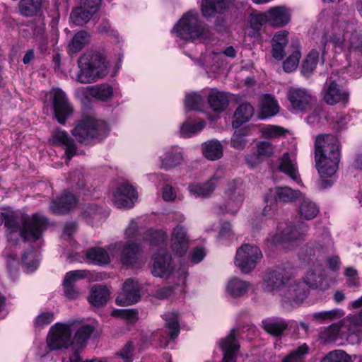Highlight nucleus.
Returning a JSON list of instances; mask_svg holds the SVG:
<instances>
[{"label":"nucleus","instance_id":"obj_1","mask_svg":"<svg viewBox=\"0 0 362 362\" xmlns=\"http://www.w3.org/2000/svg\"><path fill=\"white\" fill-rule=\"evenodd\" d=\"M3 221L8 230V240L14 243L20 238L24 241L35 242L40 239L48 226L47 218L39 214H35L30 218H27L11 210L0 214V225Z\"/></svg>","mask_w":362,"mask_h":362},{"label":"nucleus","instance_id":"obj_2","mask_svg":"<svg viewBox=\"0 0 362 362\" xmlns=\"http://www.w3.org/2000/svg\"><path fill=\"white\" fill-rule=\"evenodd\" d=\"M340 158L339 142L335 136L328 134L317 136L315 161L321 178L331 177L336 173Z\"/></svg>","mask_w":362,"mask_h":362},{"label":"nucleus","instance_id":"obj_3","mask_svg":"<svg viewBox=\"0 0 362 362\" xmlns=\"http://www.w3.org/2000/svg\"><path fill=\"white\" fill-rule=\"evenodd\" d=\"M78 66L76 81L81 83H95L109 73V62L105 55L98 50H87L78 59Z\"/></svg>","mask_w":362,"mask_h":362},{"label":"nucleus","instance_id":"obj_4","mask_svg":"<svg viewBox=\"0 0 362 362\" xmlns=\"http://www.w3.org/2000/svg\"><path fill=\"white\" fill-rule=\"evenodd\" d=\"M173 31L184 40H206L211 36L209 26L199 20L197 12L193 11L183 15L173 28Z\"/></svg>","mask_w":362,"mask_h":362},{"label":"nucleus","instance_id":"obj_5","mask_svg":"<svg viewBox=\"0 0 362 362\" xmlns=\"http://www.w3.org/2000/svg\"><path fill=\"white\" fill-rule=\"evenodd\" d=\"M109 131L105 121L86 116L78 121L71 132L78 142L88 144L93 139L103 140L107 136Z\"/></svg>","mask_w":362,"mask_h":362},{"label":"nucleus","instance_id":"obj_6","mask_svg":"<svg viewBox=\"0 0 362 362\" xmlns=\"http://www.w3.org/2000/svg\"><path fill=\"white\" fill-rule=\"evenodd\" d=\"M361 332V325L358 317L349 315L340 320L324 328L319 332V339L323 344L335 341L339 338H348L350 335Z\"/></svg>","mask_w":362,"mask_h":362},{"label":"nucleus","instance_id":"obj_7","mask_svg":"<svg viewBox=\"0 0 362 362\" xmlns=\"http://www.w3.org/2000/svg\"><path fill=\"white\" fill-rule=\"evenodd\" d=\"M309 226L299 221L296 225L291 223H281L275 234H269L265 241L272 245L303 240L308 231Z\"/></svg>","mask_w":362,"mask_h":362},{"label":"nucleus","instance_id":"obj_8","mask_svg":"<svg viewBox=\"0 0 362 362\" xmlns=\"http://www.w3.org/2000/svg\"><path fill=\"white\" fill-rule=\"evenodd\" d=\"M74 323L62 324L57 322L51 327L47 337L49 351H57L71 347V337Z\"/></svg>","mask_w":362,"mask_h":362},{"label":"nucleus","instance_id":"obj_9","mask_svg":"<svg viewBox=\"0 0 362 362\" xmlns=\"http://www.w3.org/2000/svg\"><path fill=\"white\" fill-rule=\"evenodd\" d=\"M263 257L259 247L250 244L242 245L236 252L235 264L243 273L251 272Z\"/></svg>","mask_w":362,"mask_h":362},{"label":"nucleus","instance_id":"obj_10","mask_svg":"<svg viewBox=\"0 0 362 362\" xmlns=\"http://www.w3.org/2000/svg\"><path fill=\"white\" fill-rule=\"evenodd\" d=\"M291 275L284 268L277 267L267 271L263 279V288L267 292H283L286 286L291 283Z\"/></svg>","mask_w":362,"mask_h":362},{"label":"nucleus","instance_id":"obj_11","mask_svg":"<svg viewBox=\"0 0 362 362\" xmlns=\"http://www.w3.org/2000/svg\"><path fill=\"white\" fill-rule=\"evenodd\" d=\"M309 290L305 288V284L294 281L291 278V283L284 289L281 293L283 303L291 308L299 306L308 297Z\"/></svg>","mask_w":362,"mask_h":362},{"label":"nucleus","instance_id":"obj_12","mask_svg":"<svg viewBox=\"0 0 362 362\" xmlns=\"http://www.w3.org/2000/svg\"><path fill=\"white\" fill-rule=\"evenodd\" d=\"M52 106L55 118L59 124H64L73 113V107L66 93L60 88L52 90Z\"/></svg>","mask_w":362,"mask_h":362},{"label":"nucleus","instance_id":"obj_13","mask_svg":"<svg viewBox=\"0 0 362 362\" xmlns=\"http://www.w3.org/2000/svg\"><path fill=\"white\" fill-rule=\"evenodd\" d=\"M225 193L228 199L226 204V213L235 215L244 199L243 181L240 179L230 181Z\"/></svg>","mask_w":362,"mask_h":362},{"label":"nucleus","instance_id":"obj_14","mask_svg":"<svg viewBox=\"0 0 362 362\" xmlns=\"http://www.w3.org/2000/svg\"><path fill=\"white\" fill-rule=\"evenodd\" d=\"M171 255L164 249H159L152 259L151 274L156 277L168 279L174 267Z\"/></svg>","mask_w":362,"mask_h":362},{"label":"nucleus","instance_id":"obj_15","mask_svg":"<svg viewBox=\"0 0 362 362\" xmlns=\"http://www.w3.org/2000/svg\"><path fill=\"white\" fill-rule=\"evenodd\" d=\"M327 42V35L325 33L317 45V47L313 48L307 56L306 59L304 61L301 73L304 76L309 77L313 71L315 69L316 66L319 62L320 55L321 56V61L323 64L325 62L324 56L326 53L325 47Z\"/></svg>","mask_w":362,"mask_h":362},{"label":"nucleus","instance_id":"obj_16","mask_svg":"<svg viewBox=\"0 0 362 362\" xmlns=\"http://www.w3.org/2000/svg\"><path fill=\"white\" fill-rule=\"evenodd\" d=\"M141 299L140 286L137 281L132 278L125 280L122 284V291L116 298L119 305H130L139 302Z\"/></svg>","mask_w":362,"mask_h":362},{"label":"nucleus","instance_id":"obj_17","mask_svg":"<svg viewBox=\"0 0 362 362\" xmlns=\"http://www.w3.org/2000/svg\"><path fill=\"white\" fill-rule=\"evenodd\" d=\"M137 199V192L129 184H122L117 187L113 194L114 205L119 209H130Z\"/></svg>","mask_w":362,"mask_h":362},{"label":"nucleus","instance_id":"obj_18","mask_svg":"<svg viewBox=\"0 0 362 362\" xmlns=\"http://www.w3.org/2000/svg\"><path fill=\"white\" fill-rule=\"evenodd\" d=\"M349 94L336 81L330 80L325 85L323 99L327 104L334 105L337 103L346 104L349 100Z\"/></svg>","mask_w":362,"mask_h":362},{"label":"nucleus","instance_id":"obj_19","mask_svg":"<svg viewBox=\"0 0 362 362\" xmlns=\"http://www.w3.org/2000/svg\"><path fill=\"white\" fill-rule=\"evenodd\" d=\"M327 247L318 243H313L306 245L299 253L300 259L305 264H312L314 267H322L320 262L323 260L325 255L327 253Z\"/></svg>","mask_w":362,"mask_h":362},{"label":"nucleus","instance_id":"obj_20","mask_svg":"<svg viewBox=\"0 0 362 362\" xmlns=\"http://www.w3.org/2000/svg\"><path fill=\"white\" fill-rule=\"evenodd\" d=\"M78 201L75 194L66 191L52 200L49 209L54 214L64 215L75 208Z\"/></svg>","mask_w":362,"mask_h":362},{"label":"nucleus","instance_id":"obj_21","mask_svg":"<svg viewBox=\"0 0 362 362\" xmlns=\"http://www.w3.org/2000/svg\"><path fill=\"white\" fill-rule=\"evenodd\" d=\"M88 274L87 270H74L67 272L64 278L62 286L64 295L69 299H76L79 296V291L75 286V283L86 278Z\"/></svg>","mask_w":362,"mask_h":362},{"label":"nucleus","instance_id":"obj_22","mask_svg":"<svg viewBox=\"0 0 362 362\" xmlns=\"http://www.w3.org/2000/svg\"><path fill=\"white\" fill-rule=\"evenodd\" d=\"M52 144L63 146L68 160H71L76 153L77 147L74 139L64 130L55 129L53 131Z\"/></svg>","mask_w":362,"mask_h":362},{"label":"nucleus","instance_id":"obj_23","mask_svg":"<svg viewBox=\"0 0 362 362\" xmlns=\"http://www.w3.org/2000/svg\"><path fill=\"white\" fill-rule=\"evenodd\" d=\"M189 247V238L186 229L177 226L173 231L171 237V248L173 252L177 256L185 255Z\"/></svg>","mask_w":362,"mask_h":362},{"label":"nucleus","instance_id":"obj_24","mask_svg":"<svg viewBox=\"0 0 362 362\" xmlns=\"http://www.w3.org/2000/svg\"><path fill=\"white\" fill-rule=\"evenodd\" d=\"M300 282L305 283V288H308V290L310 288L325 290L329 288V284L326 281L323 270L319 266L315 267L314 269H309L303 277V281Z\"/></svg>","mask_w":362,"mask_h":362},{"label":"nucleus","instance_id":"obj_25","mask_svg":"<svg viewBox=\"0 0 362 362\" xmlns=\"http://www.w3.org/2000/svg\"><path fill=\"white\" fill-rule=\"evenodd\" d=\"M288 99L293 109L304 111L311 102V95L304 88H291Z\"/></svg>","mask_w":362,"mask_h":362},{"label":"nucleus","instance_id":"obj_26","mask_svg":"<svg viewBox=\"0 0 362 362\" xmlns=\"http://www.w3.org/2000/svg\"><path fill=\"white\" fill-rule=\"evenodd\" d=\"M221 348L223 352L222 362H235L236 352L240 348L235 329H231L230 334L222 340Z\"/></svg>","mask_w":362,"mask_h":362},{"label":"nucleus","instance_id":"obj_27","mask_svg":"<svg viewBox=\"0 0 362 362\" xmlns=\"http://www.w3.org/2000/svg\"><path fill=\"white\" fill-rule=\"evenodd\" d=\"M229 7L228 0H202L201 11L206 18L214 17L216 13H225Z\"/></svg>","mask_w":362,"mask_h":362},{"label":"nucleus","instance_id":"obj_28","mask_svg":"<svg viewBox=\"0 0 362 362\" xmlns=\"http://www.w3.org/2000/svg\"><path fill=\"white\" fill-rule=\"evenodd\" d=\"M264 330L277 339H281L284 332L288 329V324L283 318L268 317L262 321Z\"/></svg>","mask_w":362,"mask_h":362},{"label":"nucleus","instance_id":"obj_29","mask_svg":"<svg viewBox=\"0 0 362 362\" xmlns=\"http://www.w3.org/2000/svg\"><path fill=\"white\" fill-rule=\"evenodd\" d=\"M207 100L210 107L217 113H221L226 110L228 105V97L225 92L212 88L209 90Z\"/></svg>","mask_w":362,"mask_h":362},{"label":"nucleus","instance_id":"obj_30","mask_svg":"<svg viewBox=\"0 0 362 362\" xmlns=\"http://www.w3.org/2000/svg\"><path fill=\"white\" fill-rule=\"evenodd\" d=\"M268 23L273 27H283L288 24L291 15L284 6H275L267 11Z\"/></svg>","mask_w":362,"mask_h":362},{"label":"nucleus","instance_id":"obj_31","mask_svg":"<svg viewBox=\"0 0 362 362\" xmlns=\"http://www.w3.org/2000/svg\"><path fill=\"white\" fill-rule=\"evenodd\" d=\"M217 177L212 176L209 180L203 183H192L189 185L188 189L192 194L199 197H210L216 187Z\"/></svg>","mask_w":362,"mask_h":362},{"label":"nucleus","instance_id":"obj_32","mask_svg":"<svg viewBox=\"0 0 362 362\" xmlns=\"http://www.w3.org/2000/svg\"><path fill=\"white\" fill-rule=\"evenodd\" d=\"M94 327L90 325L81 326L76 332L74 338L71 339V349L83 350L92 333L94 332Z\"/></svg>","mask_w":362,"mask_h":362},{"label":"nucleus","instance_id":"obj_33","mask_svg":"<svg viewBox=\"0 0 362 362\" xmlns=\"http://www.w3.org/2000/svg\"><path fill=\"white\" fill-rule=\"evenodd\" d=\"M255 110L249 103L240 104L236 109L233 121V127L238 129L242 124L248 122L254 115Z\"/></svg>","mask_w":362,"mask_h":362},{"label":"nucleus","instance_id":"obj_34","mask_svg":"<svg viewBox=\"0 0 362 362\" xmlns=\"http://www.w3.org/2000/svg\"><path fill=\"white\" fill-rule=\"evenodd\" d=\"M110 292L106 286L94 285L90 290L88 301L95 307L103 306L110 298Z\"/></svg>","mask_w":362,"mask_h":362},{"label":"nucleus","instance_id":"obj_35","mask_svg":"<svg viewBox=\"0 0 362 362\" xmlns=\"http://www.w3.org/2000/svg\"><path fill=\"white\" fill-rule=\"evenodd\" d=\"M202 150L204 157L209 160L220 159L223 155V148L219 141L212 139L202 144Z\"/></svg>","mask_w":362,"mask_h":362},{"label":"nucleus","instance_id":"obj_36","mask_svg":"<svg viewBox=\"0 0 362 362\" xmlns=\"http://www.w3.org/2000/svg\"><path fill=\"white\" fill-rule=\"evenodd\" d=\"M276 202H290L302 198L303 194L299 190H293L288 187H276L274 194Z\"/></svg>","mask_w":362,"mask_h":362},{"label":"nucleus","instance_id":"obj_37","mask_svg":"<svg viewBox=\"0 0 362 362\" xmlns=\"http://www.w3.org/2000/svg\"><path fill=\"white\" fill-rule=\"evenodd\" d=\"M279 169L293 180L298 181V173L296 163L291 158L288 152H285L280 158Z\"/></svg>","mask_w":362,"mask_h":362},{"label":"nucleus","instance_id":"obj_38","mask_svg":"<svg viewBox=\"0 0 362 362\" xmlns=\"http://www.w3.org/2000/svg\"><path fill=\"white\" fill-rule=\"evenodd\" d=\"M21 260L27 272H33L38 267V254L33 245H29V247L23 252Z\"/></svg>","mask_w":362,"mask_h":362},{"label":"nucleus","instance_id":"obj_39","mask_svg":"<svg viewBox=\"0 0 362 362\" xmlns=\"http://www.w3.org/2000/svg\"><path fill=\"white\" fill-rule=\"evenodd\" d=\"M302 200L299 204L298 213L300 218L311 220L319 213V207L315 202L308 198H300Z\"/></svg>","mask_w":362,"mask_h":362},{"label":"nucleus","instance_id":"obj_40","mask_svg":"<svg viewBox=\"0 0 362 362\" xmlns=\"http://www.w3.org/2000/svg\"><path fill=\"white\" fill-rule=\"evenodd\" d=\"M43 0H21L19 11L22 16L32 17L37 15L42 8Z\"/></svg>","mask_w":362,"mask_h":362},{"label":"nucleus","instance_id":"obj_41","mask_svg":"<svg viewBox=\"0 0 362 362\" xmlns=\"http://www.w3.org/2000/svg\"><path fill=\"white\" fill-rule=\"evenodd\" d=\"M183 161V156L180 152L173 150L167 151L163 157L160 158V168L166 170L180 165Z\"/></svg>","mask_w":362,"mask_h":362},{"label":"nucleus","instance_id":"obj_42","mask_svg":"<svg viewBox=\"0 0 362 362\" xmlns=\"http://www.w3.org/2000/svg\"><path fill=\"white\" fill-rule=\"evenodd\" d=\"M139 245L134 243H127L123 247L121 254V261L123 264L132 265L137 260Z\"/></svg>","mask_w":362,"mask_h":362},{"label":"nucleus","instance_id":"obj_43","mask_svg":"<svg viewBox=\"0 0 362 362\" xmlns=\"http://www.w3.org/2000/svg\"><path fill=\"white\" fill-rule=\"evenodd\" d=\"M93 14V11H90L81 4L72 10L70 20L76 25L82 26L90 21Z\"/></svg>","mask_w":362,"mask_h":362},{"label":"nucleus","instance_id":"obj_44","mask_svg":"<svg viewBox=\"0 0 362 362\" xmlns=\"http://www.w3.org/2000/svg\"><path fill=\"white\" fill-rule=\"evenodd\" d=\"M250 284L238 278H233L227 285V292L235 298L245 295L249 288Z\"/></svg>","mask_w":362,"mask_h":362},{"label":"nucleus","instance_id":"obj_45","mask_svg":"<svg viewBox=\"0 0 362 362\" xmlns=\"http://www.w3.org/2000/svg\"><path fill=\"white\" fill-rule=\"evenodd\" d=\"M90 95L100 100H107L113 94V88L107 83L97 84L89 88Z\"/></svg>","mask_w":362,"mask_h":362},{"label":"nucleus","instance_id":"obj_46","mask_svg":"<svg viewBox=\"0 0 362 362\" xmlns=\"http://www.w3.org/2000/svg\"><path fill=\"white\" fill-rule=\"evenodd\" d=\"M279 112V106L276 101L270 95H266L262 101L260 117L269 118L274 116Z\"/></svg>","mask_w":362,"mask_h":362},{"label":"nucleus","instance_id":"obj_47","mask_svg":"<svg viewBox=\"0 0 362 362\" xmlns=\"http://www.w3.org/2000/svg\"><path fill=\"white\" fill-rule=\"evenodd\" d=\"M90 40V35L85 30L76 33L70 42L69 47L71 52L76 53L81 51Z\"/></svg>","mask_w":362,"mask_h":362},{"label":"nucleus","instance_id":"obj_48","mask_svg":"<svg viewBox=\"0 0 362 362\" xmlns=\"http://www.w3.org/2000/svg\"><path fill=\"white\" fill-rule=\"evenodd\" d=\"M86 256L88 259L96 264H107L110 261L108 253L101 247L88 249L86 251Z\"/></svg>","mask_w":362,"mask_h":362},{"label":"nucleus","instance_id":"obj_49","mask_svg":"<svg viewBox=\"0 0 362 362\" xmlns=\"http://www.w3.org/2000/svg\"><path fill=\"white\" fill-rule=\"evenodd\" d=\"M309 349L308 346L303 344L293 349L283 358L281 362H305V357L309 352Z\"/></svg>","mask_w":362,"mask_h":362},{"label":"nucleus","instance_id":"obj_50","mask_svg":"<svg viewBox=\"0 0 362 362\" xmlns=\"http://www.w3.org/2000/svg\"><path fill=\"white\" fill-rule=\"evenodd\" d=\"M163 318L165 321V327L170 331V339H175L180 333L177 315L173 312H168L163 314Z\"/></svg>","mask_w":362,"mask_h":362},{"label":"nucleus","instance_id":"obj_51","mask_svg":"<svg viewBox=\"0 0 362 362\" xmlns=\"http://www.w3.org/2000/svg\"><path fill=\"white\" fill-rule=\"evenodd\" d=\"M205 124L206 122L203 120L194 124L184 122L180 127V134L183 137H191L193 134L202 131Z\"/></svg>","mask_w":362,"mask_h":362},{"label":"nucleus","instance_id":"obj_52","mask_svg":"<svg viewBox=\"0 0 362 362\" xmlns=\"http://www.w3.org/2000/svg\"><path fill=\"white\" fill-rule=\"evenodd\" d=\"M204 103V99L197 93H192L187 94L185 96V108L189 110H201Z\"/></svg>","mask_w":362,"mask_h":362},{"label":"nucleus","instance_id":"obj_53","mask_svg":"<svg viewBox=\"0 0 362 362\" xmlns=\"http://www.w3.org/2000/svg\"><path fill=\"white\" fill-rule=\"evenodd\" d=\"M320 362H352L351 356L343 350L329 352Z\"/></svg>","mask_w":362,"mask_h":362},{"label":"nucleus","instance_id":"obj_54","mask_svg":"<svg viewBox=\"0 0 362 362\" xmlns=\"http://www.w3.org/2000/svg\"><path fill=\"white\" fill-rule=\"evenodd\" d=\"M247 130L245 128L236 130L231 138L230 146L237 149H243L247 143Z\"/></svg>","mask_w":362,"mask_h":362},{"label":"nucleus","instance_id":"obj_55","mask_svg":"<svg viewBox=\"0 0 362 362\" xmlns=\"http://www.w3.org/2000/svg\"><path fill=\"white\" fill-rule=\"evenodd\" d=\"M144 239L151 245H158L165 241V235L161 230H148L145 233Z\"/></svg>","mask_w":362,"mask_h":362},{"label":"nucleus","instance_id":"obj_56","mask_svg":"<svg viewBox=\"0 0 362 362\" xmlns=\"http://www.w3.org/2000/svg\"><path fill=\"white\" fill-rule=\"evenodd\" d=\"M272 198L273 195L272 194V191H270V194H266L264 197V201L267 203V205L262 211V216L267 218H273L276 215L277 211L276 202L273 200Z\"/></svg>","mask_w":362,"mask_h":362},{"label":"nucleus","instance_id":"obj_57","mask_svg":"<svg viewBox=\"0 0 362 362\" xmlns=\"http://www.w3.org/2000/svg\"><path fill=\"white\" fill-rule=\"evenodd\" d=\"M301 54L298 49L294 50L283 64L284 70L287 73L294 71L299 63Z\"/></svg>","mask_w":362,"mask_h":362},{"label":"nucleus","instance_id":"obj_58","mask_svg":"<svg viewBox=\"0 0 362 362\" xmlns=\"http://www.w3.org/2000/svg\"><path fill=\"white\" fill-rule=\"evenodd\" d=\"M112 315L125 319L128 323H134L138 320V312L134 309H119L114 310Z\"/></svg>","mask_w":362,"mask_h":362},{"label":"nucleus","instance_id":"obj_59","mask_svg":"<svg viewBox=\"0 0 362 362\" xmlns=\"http://www.w3.org/2000/svg\"><path fill=\"white\" fill-rule=\"evenodd\" d=\"M343 313L341 310L335 309L332 310L314 313L312 315V317L313 319L322 322L327 320H333L337 317H341Z\"/></svg>","mask_w":362,"mask_h":362},{"label":"nucleus","instance_id":"obj_60","mask_svg":"<svg viewBox=\"0 0 362 362\" xmlns=\"http://www.w3.org/2000/svg\"><path fill=\"white\" fill-rule=\"evenodd\" d=\"M257 152L264 160L273 154L274 146L270 142L264 141H259L257 144Z\"/></svg>","mask_w":362,"mask_h":362},{"label":"nucleus","instance_id":"obj_61","mask_svg":"<svg viewBox=\"0 0 362 362\" xmlns=\"http://www.w3.org/2000/svg\"><path fill=\"white\" fill-rule=\"evenodd\" d=\"M266 23H268L267 13L251 15L250 23L253 30H259Z\"/></svg>","mask_w":362,"mask_h":362},{"label":"nucleus","instance_id":"obj_62","mask_svg":"<svg viewBox=\"0 0 362 362\" xmlns=\"http://www.w3.org/2000/svg\"><path fill=\"white\" fill-rule=\"evenodd\" d=\"M349 49L351 52L355 51L362 54V35L353 33L349 38Z\"/></svg>","mask_w":362,"mask_h":362},{"label":"nucleus","instance_id":"obj_63","mask_svg":"<svg viewBox=\"0 0 362 362\" xmlns=\"http://www.w3.org/2000/svg\"><path fill=\"white\" fill-rule=\"evenodd\" d=\"M54 320V313L52 312H45L40 314L35 320V325L37 327H42L50 324Z\"/></svg>","mask_w":362,"mask_h":362},{"label":"nucleus","instance_id":"obj_64","mask_svg":"<svg viewBox=\"0 0 362 362\" xmlns=\"http://www.w3.org/2000/svg\"><path fill=\"white\" fill-rule=\"evenodd\" d=\"M350 121V116L348 115H337L333 123V129L339 132L346 127Z\"/></svg>","mask_w":362,"mask_h":362}]
</instances>
